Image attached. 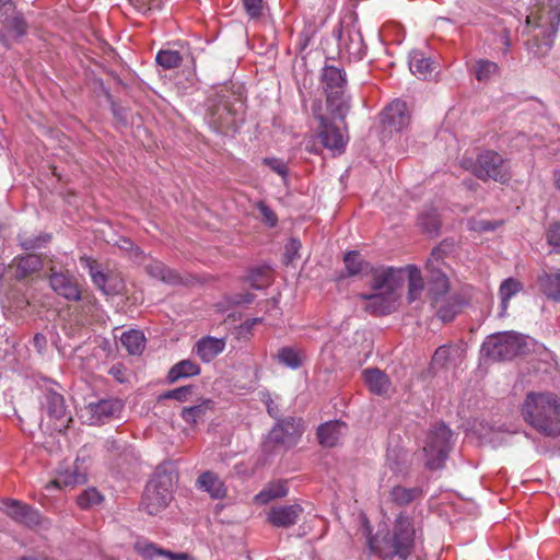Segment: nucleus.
<instances>
[{"label": "nucleus", "mask_w": 560, "mask_h": 560, "mask_svg": "<svg viewBox=\"0 0 560 560\" xmlns=\"http://www.w3.org/2000/svg\"><path fill=\"white\" fill-rule=\"evenodd\" d=\"M405 281H408V301L413 302L420 293V271L416 265L375 269L371 281L373 292L358 295L365 302L364 311L375 316L393 313Z\"/></svg>", "instance_id": "nucleus-1"}, {"label": "nucleus", "mask_w": 560, "mask_h": 560, "mask_svg": "<svg viewBox=\"0 0 560 560\" xmlns=\"http://www.w3.org/2000/svg\"><path fill=\"white\" fill-rule=\"evenodd\" d=\"M524 420L547 436L560 435V400L552 393L530 392L522 406Z\"/></svg>", "instance_id": "nucleus-2"}, {"label": "nucleus", "mask_w": 560, "mask_h": 560, "mask_svg": "<svg viewBox=\"0 0 560 560\" xmlns=\"http://www.w3.org/2000/svg\"><path fill=\"white\" fill-rule=\"evenodd\" d=\"M244 103L241 93L232 92L222 86L213 96L208 98L207 120L221 133L235 132L238 122L243 120Z\"/></svg>", "instance_id": "nucleus-3"}, {"label": "nucleus", "mask_w": 560, "mask_h": 560, "mask_svg": "<svg viewBox=\"0 0 560 560\" xmlns=\"http://www.w3.org/2000/svg\"><path fill=\"white\" fill-rule=\"evenodd\" d=\"M368 530V545L372 552L381 557L388 558L398 556L400 559H407L413 548L415 529L408 518L399 517L390 534L386 532L381 536V530L375 536Z\"/></svg>", "instance_id": "nucleus-4"}, {"label": "nucleus", "mask_w": 560, "mask_h": 560, "mask_svg": "<svg viewBox=\"0 0 560 560\" xmlns=\"http://www.w3.org/2000/svg\"><path fill=\"white\" fill-rule=\"evenodd\" d=\"M177 479L175 467L171 462L160 464L150 480L141 500V508L150 515H156L172 501L174 481Z\"/></svg>", "instance_id": "nucleus-5"}, {"label": "nucleus", "mask_w": 560, "mask_h": 560, "mask_svg": "<svg viewBox=\"0 0 560 560\" xmlns=\"http://www.w3.org/2000/svg\"><path fill=\"white\" fill-rule=\"evenodd\" d=\"M304 432V421L298 417L280 419L265 438L261 448L267 455H273L294 446Z\"/></svg>", "instance_id": "nucleus-6"}, {"label": "nucleus", "mask_w": 560, "mask_h": 560, "mask_svg": "<svg viewBox=\"0 0 560 560\" xmlns=\"http://www.w3.org/2000/svg\"><path fill=\"white\" fill-rule=\"evenodd\" d=\"M452 431L445 424H439L427 436L425 446L422 447V460L430 470L444 466L451 450Z\"/></svg>", "instance_id": "nucleus-7"}, {"label": "nucleus", "mask_w": 560, "mask_h": 560, "mask_svg": "<svg viewBox=\"0 0 560 560\" xmlns=\"http://www.w3.org/2000/svg\"><path fill=\"white\" fill-rule=\"evenodd\" d=\"M450 250V244H440L432 250L431 257L427 264V268L429 270L427 283L428 295L430 296L431 302L433 301L434 303H439L443 298H445L450 290V280L440 265V260H442Z\"/></svg>", "instance_id": "nucleus-8"}, {"label": "nucleus", "mask_w": 560, "mask_h": 560, "mask_svg": "<svg viewBox=\"0 0 560 560\" xmlns=\"http://www.w3.org/2000/svg\"><path fill=\"white\" fill-rule=\"evenodd\" d=\"M523 347L522 337L514 331L489 336L482 343L481 351L492 361L511 360Z\"/></svg>", "instance_id": "nucleus-9"}, {"label": "nucleus", "mask_w": 560, "mask_h": 560, "mask_svg": "<svg viewBox=\"0 0 560 560\" xmlns=\"http://www.w3.org/2000/svg\"><path fill=\"white\" fill-rule=\"evenodd\" d=\"M472 173L481 180L506 183L511 178L508 160L493 150H485L478 154Z\"/></svg>", "instance_id": "nucleus-10"}, {"label": "nucleus", "mask_w": 560, "mask_h": 560, "mask_svg": "<svg viewBox=\"0 0 560 560\" xmlns=\"http://www.w3.org/2000/svg\"><path fill=\"white\" fill-rule=\"evenodd\" d=\"M320 102L314 103L312 110L315 118L318 120V138L320 143L337 153H342L349 140L347 124L343 128L338 127L331 118L320 113Z\"/></svg>", "instance_id": "nucleus-11"}, {"label": "nucleus", "mask_w": 560, "mask_h": 560, "mask_svg": "<svg viewBox=\"0 0 560 560\" xmlns=\"http://www.w3.org/2000/svg\"><path fill=\"white\" fill-rule=\"evenodd\" d=\"M525 23L527 27L539 30L536 37L540 38L544 45L551 46L560 24V4L542 7L536 12H530Z\"/></svg>", "instance_id": "nucleus-12"}, {"label": "nucleus", "mask_w": 560, "mask_h": 560, "mask_svg": "<svg viewBox=\"0 0 560 560\" xmlns=\"http://www.w3.org/2000/svg\"><path fill=\"white\" fill-rule=\"evenodd\" d=\"M413 108L415 104L409 105L400 98H396L386 105L378 115L383 133L390 136L394 131L399 132L406 129L411 122Z\"/></svg>", "instance_id": "nucleus-13"}, {"label": "nucleus", "mask_w": 560, "mask_h": 560, "mask_svg": "<svg viewBox=\"0 0 560 560\" xmlns=\"http://www.w3.org/2000/svg\"><path fill=\"white\" fill-rule=\"evenodd\" d=\"M105 447L109 460L119 471H127L139 462L136 450L122 439H109Z\"/></svg>", "instance_id": "nucleus-14"}, {"label": "nucleus", "mask_w": 560, "mask_h": 560, "mask_svg": "<svg viewBox=\"0 0 560 560\" xmlns=\"http://www.w3.org/2000/svg\"><path fill=\"white\" fill-rule=\"evenodd\" d=\"M49 284L51 289L68 301H79L82 292L77 278L68 270L50 269Z\"/></svg>", "instance_id": "nucleus-15"}, {"label": "nucleus", "mask_w": 560, "mask_h": 560, "mask_svg": "<svg viewBox=\"0 0 560 560\" xmlns=\"http://www.w3.org/2000/svg\"><path fill=\"white\" fill-rule=\"evenodd\" d=\"M147 273L154 279H158L170 285H194L197 282V277L190 273H180L175 269H171L165 264L159 260H152L145 265Z\"/></svg>", "instance_id": "nucleus-16"}, {"label": "nucleus", "mask_w": 560, "mask_h": 560, "mask_svg": "<svg viewBox=\"0 0 560 560\" xmlns=\"http://www.w3.org/2000/svg\"><path fill=\"white\" fill-rule=\"evenodd\" d=\"M2 511L13 521L27 527L36 526L40 523V514L33 506L18 500H4Z\"/></svg>", "instance_id": "nucleus-17"}, {"label": "nucleus", "mask_w": 560, "mask_h": 560, "mask_svg": "<svg viewBox=\"0 0 560 560\" xmlns=\"http://www.w3.org/2000/svg\"><path fill=\"white\" fill-rule=\"evenodd\" d=\"M304 510L300 504L272 506L267 520L275 527L288 528L295 525Z\"/></svg>", "instance_id": "nucleus-18"}, {"label": "nucleus", "mask_w": 560, "mask_h": 560, "mask_svg": "<svg viewBox=\"0 0 560 560\" xmlns=\"http://www.w3.org/2000/svg\"><path fill=\"white\" fill-rule=\"evenodd\" d=\"M45 407L48 416L59 422V424H56V429L62 431L69 428V423L72 422V418L67 415V408L62 395L52 390L47 392L45 395Z\"/></svg>", "instance_id": "nucleus-19"}, {"label": "nucleus", "mask_w": 560, "mask_h": 560, "mask_svg": "<svg viewBox=\"0 0 560 560\" xmlns=\"http://www.w3.org/2000/svg\"><path fill=\"white\" fill-rule=\"evenodd\" d=\"M465 350L457 345H443L439 347L432 357L433 369H453L464 359Z\"/></svg>", "instance_id": "nucleus-20"}, {"label": "nucleus", "mask_w": 560, "mask_h": 560, "mask_svg": "<svg viewBox=\"0 0 560 560\" xmlns=\"http://www.w3.org/2000/svg\"><path fill=\"white\" fill-rule=\"evenodd\" d=\"M320 80L326 96L335 92H346L347 75L341 68L325 66L322 70Z\"/></svg>", "instance_id": "nucleus-21"}, {"label": "nucleus", "mask_w": 560, "mask_h": 560, "mask_svg": "<svg viewBox=\"0 0 560 560\" xmlns=\"http://www.w3.org/2000/svg\"><path fill=\"white\" fill-rule=\"evenodd\" d=\"M347 429V424L342 421L335 420L320 424L317 428V439L324 447H334Z\"/></svg>", "instance_id": "nucleus-22"}, {"label": "nucleus", "mask_w": 560, "mask_h": 560, "mask_svg": "<svg viewBox=\"0 0 560 560\" xmlns=\"http://www.w3.org/2000/svg\"><path fill=\"white\" fill-rule=\"evenodd\" d=\"M326 106L332 119L345 124L346 117L351 109V97L346 92H335L326 96Z\"/></svg>", "instance_id": "nucleus-23"}, {"label": "nucleus", "mask_w": 560, "mask_h": 560, "mask_svg": "<svg viewBox=\"0 0 560 560\" xmlns=\"http://www.w3.org/2000/svg\"><path fill=\"white\" fill-rule=\"evenodd\" d=\"M365 385L371 393L383 396L386 395L390 387L388 376L377 368L365 369L362 372Z\"/></svg>", "instance_id": "nucleus-24"}, {"label": "nucleus", "mask_w": 560, "mask_h": 560, "mask_svg": "<svg viewBox=\"0 0 560 560\" xmlns=\"http://www.w3.org/2000/svg\"><path fill=\"white\" fill-rule=\"evenodd\" d=\"M225 347L222 338L203 337L195 346V352L203 362L212 361Z\"/></svg>", "instance_id": "nucleus-25"}, {"label": "nucleus", "mask_w": 560, "mask_h": 560, "mask_svg": "<svg viewBox=\"0 0 560 560\" xmlns=\"http://www.w3.org/2000/svg\"><path fill=\"white\" fill-rule=\"evenodd\" d=\"M199 489L208 492L212 499H223L226 495V488L219 476L210 470L202 472L197 479Z\"/></svg>", "instance_id": "nucleus-26"}, {"label": "nucleus", "mask_w": 560, "mask_h": 560, "mask_svg": "<svg viewBox=\"0 0 560 560\" xmlns=\"http://www.w3.org/2000/svg\"><path fill=\"white\" fill-rule=\"evenodd\" d=\"M214 409V401L209 398H201L200 402L190 407H184L180 417L188 424L203 422L207 413Z\"/></svg>", "instance_id": "nucleus-27"}, {"label": "nucleus", "mask_w": 560, "mask_h": 560, "mask_svg": "<svg viewBox=\"0 0 560 560\" xmlns=\"http://www.w3.org/2000/svg\"><path fill=\"white\" fill-rule=\"evenodd\" d=\"M85 482V476L78 471L75 466L67 467L63 471H59L57 477L51 480L46 489L49 490L51 488L56 489H66L73 488L78 485Z\"/></svg>", "instance_id": "nucleus-28"}, {"label": "nucleus", "mask_w": 560, "mask_h": 560, "mask_svg": "<svg viewBox=\"0 0 560 560\" xmlns=\"http://www.w3.org/2000/svg\"><path fill=\"white\" fill-rule=\"evenodd\" d=\"M343 262L348 277L373 273L375 271L358 250L348 252L343 257Z\"/></svg>", "instance_id": "nucleus-29"}, {"label": "nucleus", "mask_w": 560, "mask_h": 560, "mask_svg": "<svg viewBox=\"0 0 560 560\" xmlns=\"http://www.w3.org/2000/svg\"><path fill=\"white\" fill-rule=\"evenodd\" d=\"M540 291L553 301H560V269L544 272L538 277Z\"/></svg>", "instance_id": "nucleus-30"}, {"label": "nucleus", "mask_w": 560, "mask_h": 560, "mask_svg": "<svg viewBox=\"0 0 560 560\" xmlns=\"http://www.w3.org/2000/svg\"><path fill=\"white\" fill-rule=\"evenodd\" d=\"M200 371V366L196 362L191 360H182L170 369L166 375V382L168 384H174L182 378L199 375Z\"/></svg>", "instance_id": "nucleus-31"}, {"label": "nucleus", "mask_w": 560, "mask_h": 560, "mask_svg": "<svg viewBox=\"0 0 560 560\" xmlns=\"http://www.w3.org/2000/svg\"><path fill=\"white\" fill-rule=\"evenodd\" d=\"M288 491L285 480L271 481L255 497V501L259 504H267L272 500L285 497Z\"/></svg>", "instance_id": "nucleus-32"}, {"label": "nucleus", "mask_w": 560, "mask_h": 560, "mask_svg": "<svg viewBox=\"0 0 560 560\" xmlns=\"http://www.w3.org/2000/svg\"><path fill=\"white\" fill-rule=\"evenodd\" d=\"M16 260V270H15V279L23 280L32 273L42 269L43 262L38 255L27 254L26 256H22L15 259Z\"/></svg>", "instance_id": "nucleus-33"}, {"label": "nucleus", "mask_w": 560, "mask_h": 560, "mask_svg": "<svg viewBox=\"0 0 560 560\" xmlns=\"http://www.w3.org/2000/svg\"><path fill=\"white\" fill-rule=\"evenodd\" d=\"M122 407L124 405L119 399H103L98 402H91L89 405L90 411L98 420L119 413Z\"/></svg>", "instance_id": "nucleus-34"}, {"label": "nucleus", "mask_w": 560, "mask_h": 560, "mask_svg": "<svg viewBox=\"0 0 560 560\" xmlns=\"http://www.w3.org/2000/svg\"><path fill=\"white\" fill-rule=\"evenodd\" d=\"M121 345L127 349L129 354H140L144 349V336L139 330L125 331L120 337Z\"/></svg>", "instance_id": "nucleus-35"}, {"label": "nucleus", "mask_w": 560, "mask_h": 560, "mask_svg": "<svg viewBox=\"0 0 560 560\" xmlns=\"http://www.w3.org/2000/svg\"><path fill=\"white\" fill-rule=\"evenodd\" d=\"M522 289L523 284L514 278H508L501 283L499 289V295L501 299V307L503 312L508 310L509 301L514 295H516Z\"/></svg>", "instance_id": "nucleus-36"}, {"label": "nucleus", "mask_w": 560, "mask_h": 560, "mask_svg": "<svg viewBox=\"0 0 560 560\" xmlns=\"http://www.w3.org/2000/svg\"><path fill=\"white\" fill-rule=\"evenodd\" d=\"M155 61L164 70H172L182 65L183 57L176 50L161 49L155 56Z\"/></svg>", "instance_id": "nucleus-37"}, {"label": "nucleus", "mask_w": 560, "mask_h": 560, "mask_svg": "<svg viewBox=\"0 0 560 560\" xmlns=\"http://www.w3.org/2000/svg\"><path fill=\"white\" fill-rule=\"evenodd\" d=\"M279 362L290 369H299L303 364V359L299 350L292 347H283L278 351Z\"/></svg>", "instance_id": "nucleus-38"}, {"label": "nucleus", "mask_w": 560, "mask_h": 560, "mask_svg": "<svg viewBox=\"0 0 560 560\" xmlns=\"http://www.w3.org/2000/svg\"><path fill=\"white\" fill-rule=\"evenodd\" d=\"M135 549L139 555H141L147 560H152L156 556L171 557L173 552L161 547H158L155 544L147 542V541H137L135 545Z\"/></svg>", "instance_id": "nucleus-39"}, {"label": "nucleus", "mask_w": 560, "mask_h": 560, "mask_svg": "<svg viewBox=\"0 0 560 560\" xmlns=\"http://www.w3.org/2000/svg\"><path fill=\"white\" fill-rule=\"evenodd\" d=\"M432 306L435 308L436 315L444 323L451 322L457 313V304L446 296L443 298L439 303L432 301Z\"/></svg>", "instance_id": "nucleus-40"}, {"label": "nucleus", "mask_w": 560, "mask_h": 560, "mask_svg": "<svg viewBox=\"0 0 560 560\" xmlns=\"http://www.w3.org/2000/svg\"><path fill=\"white\" fill-rule=\"evenodd\" d=\"M18 240H19L21 247L24 250H33V249L44 247L45 244H47L49 242L50 235L40 233L36 236H33V235L28 236L24 233V234H19Z\"/></svg>", "instance_id": "nucleus-41"}, {"label": "nucleus", "mask_w": 560, "mask_h": 560, "mask_svg": "<svg viewBox=\"0 0 560 560\" xmlns=\"http://www.w3.org/2000/svg\"><path fill=\"white\" fill-rule=\"evenodd\" d=\"M194 389H195L194 385L180 386V387L164 392L163 394H161L159 396L158 400L163 401L166 399H174L179 402H185L192 395Z\"/></svg>", "instance_id": "nucleus-42"}, {"label": "nucleus", "mask_w": 560, "mask_h": 560, "mask_svg": "<svg viewBox=\"0 0 560 560\" xmlns=\"http://www.w3.org/2000/svg\"><path fill=\"white\" fill-rule=\"evenodd\" d=\"M499 67L495 62L489 60H478L476 63V78L478 81H488L491 77L497 74Z\"/></svg>", "instance_id": "nucleus-43"}, {"label": "nucleus", "mask_w": 560, "mask_h": 560, "mask_svg": "<svg viewBox=\"0 0 560 560\" xmlns=\"http://www.w3.org/2000/svg\"><path fill=\"white\" fill-rule=\"evenodd\" d=\"M102 500V494L95 488H89L77 498V503L82 509H89L100 504Z\"/></svg>", "instance_id": "nucleus-44"}, {"label": "nucleus", "mask_w": 560, "mask_h": 560, "mask_svg": "<svg viewBox=\"0 0 560 560\" xmlns=\"http://www.w3.org/2000/svg\"><path fill=\"white\" fill-rule=\"evenodd\" d=\"M3 26L8 31L13 32L15 37H22L27 32V23L23 15L19 12L14 16H11L7 22H4Z\"/></svg>", "instance_id": "nucleus-45"}, {"label": "nucleus", "mask_w": 560, "mask_h": 560, "mask_svg": "<svg viewBox=\"0 0 560 560\" xmlns=\"http://www.w3.org/2000/svg\"><path fill=\"white\" fill-rule=\"evenodd\" d=\"M418 491L416 489H407L404 487H394L390 495L393 501L398 503L399 505L410 503L416 497Z\"/></svg>", "instance_id": "nucleus-46"}, {"label": "nucleus", "mask_w": 560, "mask_h": 560, "mask_svg": "<svg viewBox=\"0 0 560 560\" xmlns=\"http://www.w3.org/2000/svg\"><path fill=\"white\" fill-rule=\"evenodd\" d=\"M270 272L269 267H259L250 270V273L248 276V281L250 283V287L257 290H260L264 288L266 282L268 281V275Z\"/></svg>", "instance_id": "nucleus-47"}, {"label": "nucleus", "mask_w": 560, "mask_h": 560, "mask_svg": "<svg viewBox=\"0 0 560 560\" xmlns=\"http://www.w3.org/2000/svg\"><path fill=\"white\" fill-rule=\"evenodd\" d=\"M546 241L556 254H560V223L552 222L546 230Z\"/></svg>", "instance_id": "nucleus-48"}, {"label": "nucleus", "mask_w": 560, "mask_h": 560, "mask_svg": "<svg viewBox=\"0 0 560 560\" xmlns=\"http://www.w3.org/2000/svg\"><path fill=\"white\" fill-rule=\"evenodd\" d=\"M441 226L440 215L436 210H433L430 213L425 214V218L422 217V233L427 232L430 235L438 234Z\"/></svg>", "instance_id": "nucleus-49"}, {"label": "nucleus", "mask_w": 560, "mask_h": 560, "mask_svg": "<svg viewBox=\"0 0 560 560\" xmlns=\"http://www.w3.org/2000/svg\"><path fill=\"white\" fill-rule=\"evenodd\" d=\"M301 242L298 238H290L284 246L283 261L285 265L293 262L299 257Z\"/></svg>", "instance_id": "nucleus-50"}, {"label": "nucleus", "mask_w": 560, "mask_h": 560, "mask_svg": "<svg viewBox=\"0 0 560 560\" xmlns=\"http://www.w3.org/2000/svg\"><path fill=\"white\" fill-rule=\"evenodd\" d=\"M257 209L261 214L262 222L269 228H275L278 223V217L264 201L257 203Z\"/></svg>", "instance_id": "nucleus-51"}, {"label": "nucleus", "mask_w": 560, "mask_h": 560, "mask_svg": "<svg viewBox=\"0 0 560 560\" xmlns=\"http://www.w3.org/2000/svg\"><path fill=\"white\" fill-rule=\"evenodd\" d=\"M125 289V283L121 278L110 275V280L106 284L105 294L117 295L121 294Z\"/></svg>", "instance_id": "nucleus-52"}, {"label": "nucleus", "mask_w": 560, "mask_h": 560, "mask_svg": "<svg viewBox=\"0 0 560 560\" xmlns=\"http://www.w3.org/2000/svg\"><path fill=\"white\" fill-rule=\"evenodd\" d=\"M16 13L13 0H0V20L2 24Z\"/></svg>", "instance_id": "nucleus-53"}, {"label": "nucleus", "mask_w": 560, "mask_h": 560, "mask_svg": "<svg viewBox=\"0 0 560 560\" xmlns=\"http://www.w3.org/2000/svg\"><path fill=\"white\" fill-rule=\"evenodd\" d=\"M243 5L252 19H257L261 15L262 0H243Z\"/></svg>", "instance_id": "nucleus-54"}, {"label": "nucleus", "mask_w": 560, "mask_h": 560, "mask_svg": "<svg viewBox=\"0 0 560 560\" xmlns=\"http://www.w3.org/2000/svg\"><path fill=\"white\" fill-rule=\"evenodd\" d=\"M264 164L269 166L273 172L279 174L282 177L288 175V167L285 163L277 158H266L264 159Z\"/></svg>", "instance_id": "nucleus-55"}, {"label": "nucleus", "mask_w": 560, "mask_h": 560, "mask_svg": "<svg viewBox=\"0 0 560 560\" xmlns=\"http://www.w3.org/2000/svg\"><path fill=\"white\" fill-rule=\"evenodd\" d=\"M91 278L93 283L105 293L106 284L110 280V275L103 271L91 270Z\"/></svg>", "instance_id": "nucleus-56"}, {"label": "nucleus", "mask_w": 560, "mask_h": 560, "mask_svg": "<svg viewBox=\"0 0 560 560\" xmlns=\"http://www.w3.org/2000/svg\"><path fill=\"white\" fill-rule=\"evenodd\" d=\"M439 65L433 61L422 59V79H433L438 73Z\"/></svg>", "instance_id": "nucleus-57"}, {"label": "nucleus", "mask_w": 560, "mask_h": 560, "mask_svg": "<svg viewBox=\"0 0 560 560\" xmlns=\"http://www.w3.org/2000/svg\"><path fill=\"white\" fill-rule=\"evenodd\" d=\"M125 372H126V368L124 366L122 363H116L114 364L108 373L109 375H112L117 382L119 383H125L127 382V378L125 376Z\"/></svg>", "instance_id": "nucleus-58"}, {"label": "nucleus", "mask_w": 560, "mask_h": 560, "mask_svg": "<svg viewBox=\"0 0 560 560\" xmlns=\"http://www.w3.org/2000/svg\"><path fill=\"white\" fill-rule=\"evenodd\" d=\"M265 404H266L268 415L271 418L276 419L278 422L280 420V409H279L278 405L270 397L267 398Z\"/></svg>", "instance_id": "nucleus-59"}, {"label": "nucleus", "mask_w": 560, "mask_h": 560, "mask_svg": "<svg viewBox=\"0 0 560 560\" xmlns=\"http://www.w3.org/2000/svg\"><path fill=\"white\" fill-rule=\"evenodd\" d=\"M409 69L411 73L417 74L420 73V58H418L417 52L411 54V59L409 61Z\"/></svg>", "instance_id": "nucleus-60"}, {"label": "nucleus", "mask_w": 560, "mask_h": 560, "mask_svg": "<svg viewBox=\"0 0 560 560\" xmlns=\"http://www.w3.org/2000/svg\"><path fill=\"white\" fill-rule=\"evenodd\" d=\"M255 299L253 293L238 294L235 296L234 303L236 304H250Z\"/></svg>", "instance_id": "nucleus-61"}, {"label": "nucleus", "mask_w": 560, "mask_h": 560, "mask_svg": "<svg viewBox=\"0 0 560 560\" xmlns=\"http://www.w3.org/2000/svg\"><path fill=\"white\" fill-rule=\"evenodd\" d=\"M106 96L107 98L112 102V112L114 114V116H116L117 118L119 119H125V113H124V108L117 106L113 101H112V95L106 92Z\"/></svg>", "instance_id": "nucleus-62"}, {"label": "nucleus", "mask_w": 560, "mask_h": 560, "mask_svg": "<svg viewBox=\"0 0 560 560\" xmlns=\"http://www.w3.org/2000/svg\"><path fill=\"white\" fill-rule=\"evenodd\" d=\"M34 346L38 349L46 347L47 339L43 334H36L33 338Z\"/></svg>", "instance_id": "nucleus-63"}, {"label": "nucleus", "mask_w": 560, "mask_h": 560, "mask_svg": "<svg viewBox=\"0 0 560 560\" xmlns=\"http://www.w3.org/2000/svg\"><path fill=\"white\" fill-rule=\"evenodd\" d=\"M171 560H195L187 553H173V556L168 557Z\"/></svg>", "instance_id": "nucleus-64"}]
</instances>
